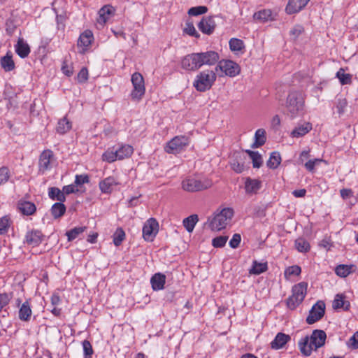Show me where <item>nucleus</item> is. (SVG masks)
I'll use <instances>...</instances> for the list:
<instances>
[{
	"label": "nucleus",
	"mask_w": 358,
	"mask_h": 358,
	"mask_svg": "<svg viewBox=\"0 0 358 358\" xmlns=\"http://www.w3.org/2000/svg\"><path fill=\"white\" fill-rule=\"evenodd\" d=\"M90 182V177L87 174H77L75 176L74 185L78 187L83 184Z\"/></svg>",
	"instance_id": "13d9d810"
},
{
	"label": "nucleus",
	"mask_w": 358,
	"mask_h": 358,
	"mask_svg": "<svg viewBox=\"0 0 358 358\" xmlns=\"http://www.w3.org/2000/svg\"><path fill=\"white\" fill-rule=\"evenodd\" d=\"M131 80L134 87L131 93L132 99H141L145 92L143 76L138 72H135L132 74Z\"/></svg>",
	"instance_id": "9d476101"
},
{
	"label": "nucleus",
	"mask_w": 358,
	"mask_h": 358,
	"mask_svg": "<svg viewBox=\"0 0 358 358\" xmlns=\"http://www.w3.org/2000/svg\"><path fill=\"white\" fill-rule=\"evenodd\" d=\"M125 232L121 227H118L113 236V242L117 247L120 246L125 239Z\"/></svg>",
	"instance_id": "a18cd8bd"
},
{
	"label": "nucleus",
	"mask_w": 358,
	"mask_h": 358,
	"mask_svg": "<svg viewBox=\"0 0 358 358\" xmlns=\"http://www.w3.org/2000/svg\"><path fill=\"white\" fill-rule=\"evenodd\" d=\"M18 208L22 213L25 215H31L36 210L35 204L30 201L20 202L18 204Z\"/></svg>",
	"instance_id": "c9c22d12"
},
{
	"label": "nucleus",
	"mask_w": 358,
	"mask_h": 358,
	"mask_svg": "<svg viewBox=\"0 0 358 358\" xmlns=\"http://www.w3.org/2000/svg\"><path fill=\"white\" fill-rule=\"evenodd\" d=\"M54 12L56 14V23H57V29L58 31H64L65 29V20L66 17L64 15L58 14L56 8H53Z\"/></svg>",
	"instance_id": "6e6d98bb"
},
{
	"label": "nucleus",
	"mask_w": 358,
	"mask_h": 358,
	"mask_svg": "<svg viewBox=\"0 0 358 358\" xmlns=\"http://www.w3.org/2000/svg\"><path fill=\"white\" fill-rule=\"evenodd\" d=\"M82 346L83 349L84 358H92L94 350L91 343L88 340H84L82 342Z\"/></svg>",
	"instance_id": "864d4df0"
},
{
	"label": "nucleus",
	"mask_w": 358,
	"mask_h": 358,
	"mask_svg": "<svg viewBox=\"0 0 358 358\" xmlns=\"http://www.w3.org/2000/svg\"><path fill=\"white\" fill-rule=\"evenodd\" d=\"M227 241V236H220L213 239L212 245L215 248H222L225 245Z\"/></svg>",
	"instance_id": "680f3d73"
},
{
	"label": "nucleus",
	"mask_w": 358,
	"mask_h": 358,
	"mask_svg": "<svg viewBox=\"0 0 358 358\" xmlns=\"http://www.w3.org/2000/svg\"><path fill=\"white\" fill-rule=\"evenodd\" d=\"M268 270L267 262H259L257 260L252 262L251 268L249 270V273L251 275H260Z\"/></svg>",
	"instance_id": "473e14b6"
},
{
	"label": "nucleus",
	"mask_w": 358,
	"mask_h": 358,
	"mask_svg": "<svg viewBox=\"0 0 358 358\" xmlns=\"http://www.w3.org/2000/svg\"><path fill=\"white\" fill-rule=\"evenodd\" d=\"M0 63L2 69L6 72L11 71L15 69V63L10 52H7L5 56L1 57Z\"/></svg>",
	"instance_id": "ea45409f"
},
{
	"label": "nucleus",
	"mask_w": 358,
	"mask_h": 358,
	"mask_svg": "<svg viewBox=\"0 0 358 358\" xmlns=\"http://www.w3.org/2000/svg\"><path fill=\"white\" fill-rule=\"evenodd\" d=\"M198 221V215L196 214H193L185 218L182 221V224L188 232H192Z\"/></svg>",
	"instance_id": "79ce46f5"
},
{
	"label": "nucleus",
	"mask_w": 358,
	"mask_h": 358,
	"mask_svg": "<svg viewBox=\"0 0 358 358\" xmlns=\"http://www.w3.org/2000/svg\"><path fill=\"white\" fill-rule=\"evenodd\" d=\"M10 227V219L8 216H3L0 219V234L7 233Z\"/></svg>",
	"instance_id": "052dcab7"
},
{
	"label": "nucleus",
	"mask_w": 358,
	"mask_h": 358,
	"mask_svg": "<svg viewBox=\"0 0 358 358\" xmlns=\"http://www.w3.org/2000/svg\"><path fill=\"white\" fill-rule=\"evenodd\" d=\"M229 45L231 51H240L245 48L243 41L236 38H231Z\"/></svg>",
	"instance_id": "603ef678"
},
{
	"label": "nucleus",
	"mask_w": 358,
	"mask_h": 358,
	"mask_svg": "<svg viewBox=\"0 0 358 358\" xmlns=\"http://www.w3.org/2000/svg\"><path fill=\"white\" fill-rule=\"evenodd\" d=\"M348 106V102L345 99H338L336 101V108L339 115H342L345 112V109Z\"/></svg>",
	"instance_id": "69168bd1"
},
{
	"label": "nucleus",
	"mask_w": 358,
	"mask_h": 358,
	"mask_svg": "<svg viewBox=\"0 0 358 358\" xmlns=\"http://www.w3.org/2000/svg\"><path fill=\"white\" fill-rule=\"evenodd\" d=\"M208 11V8L205 6H199L192 7L188 10V15L191 16H198L205 14Z\"/></svg>",
	"instance_id": "4d7b16f0"
},
{
	"label": "nucleus",
	"mask_w": 358,
	"mask_h": 358,
	"mask_svg": "<svg viewBox=\"0 0 358 358\" xmlns=\"http://www.w3.org/2000/svg\"><path fill=\"white\" fill-rule=\"evenodd\" d=\"M62 190L65 196L70 194H76L79 192V189L76 186V185H74V183L64 186L62 187Z\"/></svg>",
	"instance_id": "774afa93"
},
{
	"label": "nucleus",
	"mask_w": 358,
	"mask_h": 358,
	"mask_svg": "<svg viewBox=\"0 0 358 358\" xmlns=\"http://www.w3.org/2000/svg\"><path fill=\"white\" fill-rule=\"evenodd\" d=\"M48 196L52 201H57L58 202H64L66 201V196L63 190L56 187L48 188Z\"/></svg>",
	"instance_id": "7c9ffc66"
},
{
	"label": "nucleus",
	"mask_w": 358,
	"mask_h": 358,
	"mask_svg": "<svg viewBox=\"0 0 358 358\" xmlns=\"http://www.w3.org/2000/svg\"><path fill=\"white\" fill-rule=\"evenodd\" d=\"M217 79L216 71L206 69L199 72L193 81V87L197 92H205L210 90Z\"/></svg>",
	"instance_id": "20e7f679"
},
{
	"label": "nucleus",
	"mask_w": 358,
	"mask_h": 358,
	"mask_svg": "<svg viewBox=\"0 0 358 358\" xmlns=\"http://www.w3.org/2000/svg\"><path fill=\"white\" fill-rule=\"evenodd\" d=\"M93 41L94 35L92 31L87 29L81 33L77 42L79 53L85 54L90 50Z\"/></svg>",
	"instance_id": "ddd939ff"
},
{
	"label": "nucleus",
	"mask_w": 358,
	"mask_h": 358,
	"mask_svg": "<svg viewBox=\"0 0 358 358\" xmlns=\"http://www.w3.org/2000/svg\"><path fill=\"white\" fill-rule=\"evenodd\" d=\"M134 152V148L128 144L120 143L108 148L102 155L103 161L113 163L117 160L129 158Z\"/></svg>",
	"instance_id": "7ed1b4c3"
},
{
	"label": "nucleus",
	"mask_w": 358,
	"mask_h": 358,
	"mask_svg": "<svg viewBox=\"0 0 358 358\" xmlns=\"http://www.w3.org/2000/svg\"><path fill=\"white\" fill-rule=\"evenodd\" d=\"M313 129L312 124L306 122L303 124H299L291 132L290 136L293 138H300L304 136Z\"/></svg>",
	"instance_id": "4be33fe9"
},
{
	"label": "nucleus",
	"mask_w": 358,
	"mask_h": 358,
	"mask_svg": "<svg viewBox=\"0 0 358 358\" xmlns=\"http://www.w3.org/2000/svg\"><path fill=\"white\" fill-rule=\"evenodd\" d=\"M310 0H289L285 7V12L288 15L299 13Z\"/></svg>",
	"instance_id": "a211bd4d"
},
{
	"label": "nucleus",
	"mask_w": 358,
	"mask_h": 358,
	"mask_svg": "<svg viewBox=\"0 0 358 358\" xmlns=\"http://www.w3.org/2000/svg\"><path fill=\"white\" fill-rule=\"evenodd\" d=\"M159 231V223L155 218L148 219L143 227V237L145 241H152Z\"/></svg>",
	"instance_id": "9b49d317"
},
{
	"label": "nucleus",
	"mask_w": 358,
	"mask_h": 358,
	"mask_svg": "<svg viewBox=\"0 0 358 358\" xmlns=\"http://www.w3.org/2000/svg\"><path fill=\"white\" fill-rule=\"evenodd\" d=\"M304 31L303 26L300 24L295 25L289 31L291 37L296 40Z\"/></svg>",
	"instance_id": "0e129e2a"
},
{
	"label": "nucleus",
	"mask_w": 358,
	"mask_h": 358,
	"mask_svg": "<svg viewBox=\"0 0 358 358\" xmlns=\"http://www.w3.org/2000/svg\"><path fill=\"white\" fill-rule=\"evenodd\" d=\"M301 272V268L298 265H294L287 267L284 271V276L286 279H289L291 276L299 275Z\"/></svg>",
	"instance_id": "09e8293b"
},
{
	"label": "nucleus",
	"mask_w": 358,
	"mask_h": 358,
	"mask_svg": "<svg viewBox=\"0 0 358 358\" xmlns=\"http://www.w3.org/2000/svg\"><path fill=\"white\" fill-rule=\"evenodd\" d=\"M348 346L353 350L358 349V331H356L347 343Z\"/></svg>",
	"instance_id": "338daca9"
},
{
	"label": "nucleus",
	"mask_w": 358,
	"mask_h": 358,
	"mask_svg": "<svg viewBox=\"0 0 358 358\" xmlns=\"http://www.w3.org/2000/svg\"><path fill=\"white\" fill-rule=\"evenodd\" d=\"M218 70L223 72L225 76L231 78L236 76L241 72L240 66L235 62L229 59L219 60L215 67V71L217 72Z\"/></svg>",
	"instance_id": "6e6552de"
},
{
	"label": "nucleus",
	"mask_w": 358,
	"mask_h": 358,
	"mask_svg": "<svg viewBox=\"0 0 358 358\" xmlns=\"http://www.w3.org/2000/svg\"><path fill=\"white\" fill-rule=\"evenodd\" d=\"M53 157L54 154L51 150H45L41 152L38 161L39 172L44 173L51 169V161Z\"/></svg>",
	"instance_id": "f3484780"
},
{
	"label": "nucleus",
	"mask_w": 358,
	"mask_h": 358,
	"mask_svg": "<svg viewBox=\"0 0 358 358\" xmlns=\"http://www.w3.org/2000/svg\"><path fill=\"white\" fill-rule=\"evenodd\" d=\"M200 58L201 67L203 66H214L217 64L220 60V55L214 50H207L198 52Z\"/></svg>",
	"instance_id": "2eb2a0df"
},
{
	"label": "nucleus",
	"mask_w": 358,
	"mask_h": 358,
	"mask_svg": "<svg viewBox=\"0 0 358 358\" xmlns=\"http://www.w3.org/2000/svg\"><path fill=\"white\" fill-rule=\"evenodd\" d=\"M322 162H324L326 164H327V161H325V160H324L322 159L315 158V159H310L308 162H306L304 164V167L306 168V169L308 171H309L310 173H314L315 171V166H318Z\"/></svg>",
	"instance_id": "49530a36"
},
{
	"label": "nucleus",
	"mask_w": 358,
	"mask_h": 358,
	"mask_svg": "<svg viewBox=\"0 0 358 358\" xmlns=\"http://www.w3.org/2000/svg\"><path fill=\"white\" fill-rule=\"evenodd\" d=\"M304 97L299 91L290 92L285 103L286 114L293 120L304 113Z\"/></svg>",
	"instance_id": "f03ea898"
},
{
	"label": "nucleus",
	"mask_w": 358,
	"mask_h": 358,
	"mask_svg": "<svg viewBox=\"0 0 358 358\" xmlns=\"http://www.w3.org/2000/svg\"><path fill=\"white\" fill-rule=\"evenodd\" d=\"M15 52L21 58L27 57L30 53V48L23 38H20L17 43L15 45Z\"/></svg>",
	"instance_id": "bb28decb"
},
{
	"label": "nucleus",
	"mask_w": 358,
	"mask_h": 358,
	"mask_svg": "<svg viewBox=\"0 0 358 358\" xmlns=\"http://www.w3.org/2000/svg\"><path fill=\"white\" fill-rule=\"evenodd\" d=\"M182 189L188 192H196L208 189L212 186V182L208 178L189 176L184 178L181 183Z\"/></svg>",
	"instance_id": "423d86ee"
},
{
	"label": "nucleus",
	"mask_w": 358,
	"mask_h": 358,
	"mask_svg": "<svg viewBox=\"0 0 358 358\" xmlns=\"http://www.w3.org/2000/svg\"><path fill=\"white\" fill-rule=\"evenodd\" d=\"M44 235L41 231L38 229H31L27 231L24 243L31 248L38 246L43 241Z\"/></svg>",
	"instance_id": "4468645a"
},
{
	"label": "nucleus",
	"mask_w": 358,
	"mask_h": 358,
	"mask_svg": "<svg viewBox=\"0 0 358 358\" xmlns=\"http://www.w3.org/2000/svg\"><path fill=\"white\" fill-rule=\"evenodd\" d=\"M266 141V131L264 129H258L255 134V142L252 145V148L262 146Z\"/></svg>",
	"instance_id": "f704fd0d"
},
{
	"label": "nucleus",
	"mask_w": 358,
	"mask_h": 358,
	"mask_svg": "<svg viewBox=\"0 0 358 358\" xmlns=\"http://www.w3.org/2000/svg\"><path fill=\"white\" fill-rule=\"evenodd\" d=\"M357 266L355 264H339L335 268V273L341 278H346L355 272Z\"/></svg>",
	"instance_id": "a878e982"
},
{
	"label": "nucleus",
	"mask_w": 358,
	"mask_h": 358,
	"mask_svg": "<svg viewBox=\"0 0 358 358\" xmlns=\"http://www.w3.org/2000/svg\"><path fill=\"white\" fill-rule=\"evenodd\" d=\"M117 185L119 182L114 176H108L99 182V187L102 193L110 194L113 191V187Z\"/></svg>",
	"instance_id": "6ab92c4d"
},
{
	"label": "nucleus",
	"mask_w": 358,
	"mask_h": 358,
	"mask_svg": "<svg viewBox=\"0 0 358 358\" xmlns=\"http://www.w3.org/2000/svg\"><path fill=\"white\" fill-rule=\"evenodd\" d=\"M11 176L10 171L8 166L0 167V185L6 183Z\"/></svg>",
	"instance_id": "5fc2aeb1"
},
{
	"label": "nucleus",
	"mask_w": 358,
	"mask_h": 358,
	"mask_svg": "<svg viewBox=\"0 0 358 358\" xmlns=\"http://www.w3.org/2000/svg\"><path fill=\"white\" fill-rule=\"evenodd\" d=\"M115 12L114 8L110 5L103 6L99 11V20L106 22Z\"/></svg>",
	"instance_id": "58836bf2"
},
{
	"label": "nucleus",
	"mask_w": 358,
	"mask_h": 358,
	"mask_svg": "<svg viewBox=\"0 0 358 358\" xmlns=\"http://www.w3.org/2000/svg\"><path fill=\"white\" fill-rule=\"evenodd\" d=\"M180 66L187 72L196 71L201 69V64L199 53L194 52L183 57L180 61Z\"/></svg>",
	"instance_id": "1a4fd4ad"
},
{
	"label": "nucleus",
	"mask_w": 358,
	"mask_h": 358,
	"mask_svg": "<svg viewBox=\"0 0 358 358\" xmlns=\"http://www.w3.org/2000/svg\"><path fill=\"white\" fill-rule=\"evenodd\" d=\"M86 227H76L69 231H67L66 235L69 241H72L78 237L80 234L86 230Z\"/></svg>",
	"instance_id": "c03bdc74"
},
{
	"label": "nucleus",
	"mask_w": 358,
	"mask_h": 358,
	"mask_svg": "<svg viewBox=\"0 0 358 358\" xmlns=\"http://www.w3.org/2000/svg\"><path fill=\"white\" fill-rule=\"evenodd\" d=\"M248 216L261 217L265 216V209L260 206L248 205L245 208Z\"/></svg>",
	"instance_id": "e433bc0d"
},
{
	"label": "nucleus",
	"mask_w": 358,
	"mask_h": 358,
	"mask_svg": "<svg viewBox=\"0 0 358 358\" xmlns=\"http://www.w3.org/2000/svg\"><path fill=\"white\" fill-rule=\"evenodd\" d=\"M89 78L88 70L85 67H83L77 76V80L79 83H85Z\"/></svg>",
	"instance_id": "e2e57ef3"
},
{
	"label": "nucleus",
	"mask_w": 358,
	"mask_h": 358,
	"mask_svg": "<svg viewBox=\"0 0 358 358\" xmlns=\"http://www.w3.org/2000/svg\"><path fill=\"white\" fill-rule=\"evenodd\" d=\"M296 250L301 253H306L310 250V243L303 237L296 238L294 241Z\"/></svg>",
	"instance_id": "a19ab883"
},
{
	"label": "nucleus",
	"mask_w": 358,
	"mask_h": 358,
	"mask_svg": "<svg viewBox=\"0 0 358 358\" xmlns=\"http://www.w3.org/2000/svg\"><path fill=\"white\" fill-rule=\"evenodd\" d=\"M253 17L256 20H259L262 22H266L275 20L276 17V13H274L270 9H262L255 13Z\"/></svg>",
	"instance_id": "5701e85b"
},
{
	"label": "nucleus",
	"mask_w": 358,
	"mask_h": 358,
	"mask_svg": "<svg viewBox=\"0 0 358 358\" xmlns=\"http://www.w3.org/2000/svg\"><path fill=\"white\" fill-rule=\"evenodd\" d=\"M345 295L343 294H337L335 296L334 300L333 301L332 306L334 309H341L342 308L344 310H349L350 307V303L348 301L345 300Z\"/></svg>",
	"instance_id": "c85d7f7f"
},
{
	"label": "nucleus",
	"mask_w": 358,
	"mask_h": 358,
	"mask_svg": "<svg viewBox=\"0 0 358 358\" xmlns=\"http://www.w3.org/2000/svg\"><path fill=\"white\" fill-rule=\"evenodd\" d=\"M291 338L289 335L284 333H278L274 339L271 342V348L273 350H279L282 348Z\"/></svg>",
	"instance_id": "412c9836"
},
{
	"label": "nucleus",
	"mask_w": 358,
	"mask_h": 358,
	"mask_svg": "<svg viewBox=\"0 0 358 358\" xmlns=\"http://www.w3.org/2000/svg\"><path fill=\"white\" fill-rule=\"evenodd\" d=\"M13 298V293H0V313L3 312L9 315V312L6 306L9 304Z\"/></svg>",
	"instance_id": "4c0bfd02"
},
{
	"label": "nucleus",
	"mask_w": 358,
	"mask_h": 358,
	"mask_svg": "<svg viewBox=\"0 0 358 358\" xmlns=\"http://www.w3.org/2000/svg\"><path fill=\"white\" fill-rule=\"evenodd\" d=\"M166 275L162 273H155L150 279V284L154 291H159L164 288Z\"/></svg>",
	"instance_id": "b1692460"
},
{
	"label": "nucleus",
	"mask_w": 358,
	"mask_h": 358,
	"mask_svg": "<svg viewBox=\"0 0 358 358\" xmlns=\"http://www.w3.org/2000/svg\"><path fill=\"white\" fill-rule=\"evenodd\" d=\"M190 143V139L185 135L173 137L165 145L164 150L169 154L177 155L186 150Z\"/></svg>",
	"instance_id": "0eeeda50"
},
{
	"label": "nucleus",
	"mask_w": 358,
	"mask_h": 358,
	"mask_svg": "<svg viewBox=\"0 0 358 358\" xmlns=\"http://www.w3.org/2000/svg\"><path fill=\"white\" fill-rule=\"evenodd\" d=\"M325 304L323 301H319L313 306L306 317V322L308 324H313L319 321L324 315Z\"/></svg>",
	"instance_id": "f8f14e48"
},
{
	"label": "nucleus",
	"mask_w": 358,
	"mask_h": 358,
	"mask_svg": "<svg viewBox=\"0 0 358 358\" xmlns=\"http://www.w3.org/2000/svg\"><path fill=\"white\" fill-rule=\"evenodd\" d=\"M262 187V182L257 179L247 178L245 182V190L246 194H255Z\"/></svg>",
	"instance_id": "393cba45"
},
{
	"label": "nucleus",
	"mask_w": 358,
	"mask_h": 358,
	"mask_svg": "<svg viewBox=\"0 0 358 358\" xmlns=\"http://www.w3.org/2000/svg\"><path fill=\"white\" fill-rule=\"evenodd\" d=\"M244 158L241 155H236L230 161V166L231 169L236 173H241L245 170Z\"/></svg>",
	"instance_id": "2f4dec72"
},
{
	"label": "nucleus",
	"mask_w": 358,
	"mask_h": 358,
	"mask_svg": "<svg viewBox=\"0 0 358 358\" xmlns=\"http://www.w3.org/2000/svg\"><path fill=\"white\" fill-rule=\"evenodd\" d=\"M72 127V123L69 121L66 117H64L60 119L56 127V131L57 134L63 135L67 133Z\"/></svg>",
	"instance_id": "72a5a7b5"
},
{
	"label": "nucleus",
	"mask_w": 358,
	"mask_h": 358,
	"mask_svg": "<svg viewBox=\"0 0 358 358\" xmlns=\"http://www.w3.org/2000/svg\"><path fill=\"white\" fill-rule=\"evenodd\" d=\"M336 78L342 85L350 84L352 82V76L349 73H345L343 69H341L336 75Z\"/></svg>",
	"instance_id": "8fccbe9b"
},
{
	"label": "nucleus",
	"mask_w": 358,
	"mask_h": 358,
	"mask_svg": "<svg viewBox=\"0 0 358 358\" xmlns=\"http://www.w3.org/2000/svg\"><path fill=\"white\" fill-rule=\"evenodd\" d=\"M281 162V156L278 152L271 153L268 160L266 162L267 166L271 169H275Z\"/></svg>",
	"instance_id": "37998d69"
},
{
	"label": "nucleus",
	"mask_w": 358,
	"mask_h": 358,
	"mask_svg": "<svg viewBox=\"0 0 358 358\" xmlns=\"http://www.w3.org/2000/svg\"><path fill=\"white\" fill-rule=\"evenodd\" d=\"M220 15L206 16L203 17L201 20L198 24L199 29L205 34L210 35L213 33L215 27L216 22L215 17H219Z\"/></svg>",
	"instance_id": "dca6fc26"
},
{
	"label": "nucleus",
	"mask_w": 358,
	"mask_h": 358,
	"mask_svg": "<svg viewBox=\"0 0 358 358\" xmlns=\"http://www.w3.org/2000/svg\"><path fill=\"white\" fill-rule=\"evenodd\" d=\"M32 315L30 299H27L19 308L18 318L22 322H29Z\"/></svg>",
	"instance_id": "aec40b11"
},
{
	"label": "nucleus",
	"mask_w": 358,
	"mask_h": 358,
	"mask_svg": "<svg viewBox=\"0 0 358 358\" xmlns=\"http://www.w3.org/2000/svg\"><path fill=\"white\" fill-rule=\"evenodd\" d=\"M326 333L323 330L315 329L312 334L302 337L299 341V347L303 355L310 356L313 350H317L325 343Z\"/></svg>",
	"instance_id": "f257e3e1"
},
{
	"label": "nucleus",
	"mask_w": 358,
	"mask_h": 358,
	"mask_svg": "<svg viewBox=\"0 0 358 358\" xmlns=\"http://www.w3.org/2000/svg\"><path fill=\"white\" fill-rule=\"evenodd\" d=\"M63 203L64 202H56L52 206L50 213L55 220L61 218L65 214L66 207Z\"/></svg>",
	"instance_id": "c756f323"
},
{
	"label": "nucleus",
	"mask_w": 358,
	"mask_h": 358,
	"mask_svg": "<svg viewBox=\"0 0 358 358\" xmlns=\"http://www.w3.org/2000/svg\"><path fill=\"white\" fill-rule=\"evenodd\" d=\"M183 31L189 36H194L196 38H199L200 36V34L196 31L192 22H186V26Z\"/></svg>",
	"instance_id": "bf43d9fd"
},
{
	"label": "nucleus",
	"mask_w": 358,
	"mask_h": 358,
	"mask_svg": "<svg viewBox=\"0 0 358 358\" xmlns=\"http://www.w3.org/2000/svg\"><path fill=\"white\" fill-rule=\"evenodd\" d=\"M302 302L303 301L293 295L289 296L285 301L287 308L291 310H295Z\"/></svg>",
	"instance_id": "3c124183"
},
{
	"label": "nucleus",
	"mask_w": 358,
	"mask_h": 358,
	"mask_svg": "<svg viewBox=\"0 0 358 358\" xmlns=\"http://www.w3.org/2000/svg\"><path fill=\"white\" fill-rule=\"evenodd\" d=\"M234 212L231 208H224L214 213L213 217L208 218L209 227L213 231H220L224 229L234 216Z\"/></svg>",
	"instance_id": "39448f33"
},
{
	"label": "nucleus",
	"mask_w": 358,
	"mask_h": 358,
	"mask_svg": "<svg viewBox=\"0 0 358 358\" xmlns=\"http://www.w3.org/2000/svg\"><path fill=\"white\" fill-rule=\"evenodd\" d=\"M250 157L251 158L252 161V166L254 168H259L262 164V157L261 155L256 151H252V150H247L246 151Z\"/></svg>",
	"instance_id": "de8ad7c7"
},
{
	"label": "nucleus",
	"mask_w": 358,
	"mask_h": 358,
	"mask_svg": "<svg viewBox=\"0 0 358 358\" xmlns=\"http://www.w3.org/2000/svg\"><path fill=\"white\" fill-rule=\"evenodd\" d=\"M308 284L305 282H301L294 285L292 288V295L303 301L307 293Z\"/></svg>",
	"instance_id": "cd10ccee"
}]
</instances>
